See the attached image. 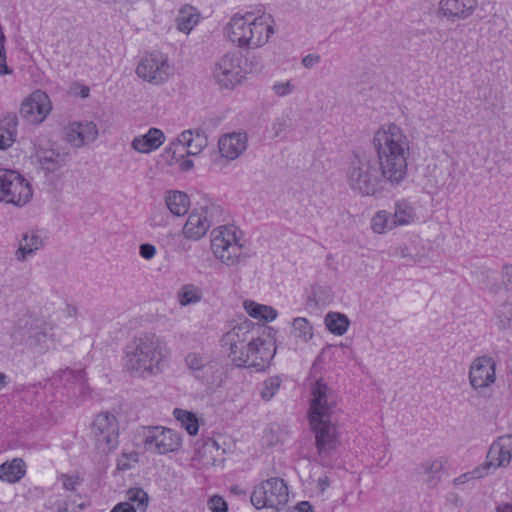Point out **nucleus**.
<instances>
[{
    "mask_svg": "<svg viewBox=\"0 0 512 512\" xmlns=\"http://www.w3.org/2000/svg\"><path fill=\"white\" fill-rule=\"evenodd\" d=\"M372 147L377 159L354 154L347 171L349 188L361 196H374L384 184L400 185L407 177L410 141L402 128L394 123L381 126L373 135Z\"/></svg>",
    "mask_w": 512,
    "mask_h": 512,
    "instance_id": "f257e3e1",
    "label": "nucleus"
},
{
    "mask_svg": "<svg viewBox=\"0 0 512 512\" xmlns=\"http://www.w3.org/2000/svg\"><path fill=\"white\" fill-rule=\"evenodd\" d=\"M274 20L261 7L236 13L228 23V37L239 47L258 48L274 33Z\"/></svg>",
    "mask_w": 512,
    "mask_h": 512,
    "instance_id": "f03ea898",
    "label": "nucleus"
},
{
    "mask_svg": "<svg viewBox=\"0 0 512 512\" xmlns=\"http://www.w3.org/2000/svg\"><path fill=\"white\" fill-rule=\"evenodd\" d=\"M168 351L164 341L155 334L135 337L125 349L124 366L133 375L146 377L161 372Z\"/></svg>",
    "mask_w": 512,
    "mask_h": 512,
    "instance_id": "7ed1b4c3",
    "label": "nucleus"
},
{
    "mask_svg": "<svg viewBox=\"0 0 512 512\" xmlns=\"http://www.w3.org/2000/svg\"><path fill=\"white\" fill-rule=\"evenodd\" d=\"M240 233L235 226H220L211 233V250L227 266L238 265L249 257L241 243Z\"/></svg>",
    "mask_w": 512,
    "mask_h": 512,
    "instance_id": "20e7f679",
    "label": "nucleus"
},
{
    "mask_svg": "<svg viewBox=\"0 0 512 512\" xmlns=\"http://www.w3.org/2000/svg\"><path fill=\"white\" fill-rule=\"evenodd\" d=\"M33 196L30 182L19 172L0 169V202L15 207H24Z\"/></svg>",
    "mask_w": 512,
    "mask_h": 512,
    "instance_id": "39448f33",
    "label": "nucleus"
},
{
    "mask_svg": "<svg viewBox=\"0 0 512 512\" xmlns=\"http://www.w3.org/2000/svg\"><path fill=\"white\" fill-rule=\"evenodd\" d=\"M254 323L245 320L226 332L221 339L222 347L228 352L234 364H243L249 359L248 354H244L240 349L244 344H254L255 341L262 340V337L254 333Z\"/></svg>",
    "mask_w": 512,
    "mask_h": 512,
    "instance_id": "423d86ee",
    "label": "nucleus"
},
{
    "mask_svg": "<svg viewBox=\"0 0 512 512\" xmlns=\"http://www.w3.org/2000/svg\"><path fill=\"white\" fill-rule=\"evenodd\" d=\"M289 492L283 479L274 477L255 486L251 503L256 509L273 508L281 510L288 502Z\"/></svg>",
    "mask_w": 512,
    "mask_h": 512,
    "instance_id": "0eeeda50",
    "label": "nucleus"
},
{
    "mask_svg": "<svg viewBox=\"0 0 512 512\" xmlns=\"http://www.w3.org/2000/svg\"><path fill=\"white\" fill-rule=\"evenodd\" d=\"M142 438L144 449L156 455L174 453L182 447L180 433L164 426L144 427Z\"/></svg>",
    "mask_w": 512,
    "mask_h": 512,
    "instance_id": "6e6552de",
    "label": "nucleus"
},
{
    "mask_svg": "<svg viewBox=\"0 0 512 512\" xmlns=\"http://www.w3.org/2000/svg\"><path fill=\"white\" fill-rule=\"evenodd\" d=\"M51 330V326L46 321L27 317L20 321L11 335L15 341L31 348H49V344L53 342Z\"/></svg>",
    "mask_w": 512,
    "mask_h": 512,
    "instance_id": "1a4fd4ad",
    "label": "nucleus"
},
{
    "mask_svg": "<svg viewBox=\"0 0 512 512\" xmlns=\"http://www.w3.org/2000/svg\"><path fill=\"white\" fill-rule=\"evenodd\" d=\"M309 421L333 420L338 407L336 393L321 380L316 381L311 389Z\"/></svg>",
    "mask_w": 512,
    "mask_h": 512,
    "instance_id": "9d476101",
    "label": "nucleus"
},
{
    "mask_svg": "<svg viewBox=\"0 0 512 512\" xmlns=\"http://www.w3.org/2000/svg\"><path fill=\"white\" fill-rule=\"evenodd\" d=\"M92 435L96 449L104 454L112 452L119 444V423L114 414L99 413L92 422Z\"/></svg>",
    "mask_w": 512,
    "mask_h": 512,
    "instance_id": "9b49d317",
    "label": "nucleus"
},
{
    "mask_svg": "<svg viewBox=\"0 0 512 512\" xmlns=\"http://www.w3.org/2000/svg\"><path fill=\"white\" fill-rule=\"evenodd\" d=\"M222 208L216 204H209L192 210L183 227V234L192 240L201 239L209 228L220 222Z\"/></svg>",
    "mask_w": 512,
    "mask_h": 512,
    "instance_id": "f8f14e48",
    "label": "nucleus"
},
{
    "mask_svg": "<svg viewBox=\"0 0 512 512\" xmlns=\"http://www.w3.org/2000/svg\"><path fill=\"white\" fill-rule=\"evenodd\" d=\"M173 71L168 56L159 51L143 56L136 68L140 78L154 85L165 83L173 75Z\"/></svg>",
    "mask_w": 512,
    "mask_h": 512,
    "instance_id": "ddd939ff",
    "label": "nucleus"
},
{
    "mask_svg": "<svg viewBox=\"0 0 512 512\" xmlns=\"http://www.w3.org/2000/svg\"><path fill=\"white\" fill-rule=\"evenodd\" d=\"M242 56L239 53H227L218 59L213 67L212 76L222 89H232L244 78Z\"/></svg>",
    "mask_w": 512,
    "mask_h": 512,
    "instance_id": "4468645a",
    "label": "nucleus"
},
{
    "mask_svg": "<svg viewBox=\"0 0 512 512\" xmlns=\"http://www.w3.org/2000/svg\"><path fill=\"white\" fill-rule=\"evenodd\" d=\"M309 422L315 437L317 453L325 460L336 451L340 443L337 427L333 420Z\"/></svg>",
    "mask_w": 512,
    "mask_h": 512,
    "instance_id": "2eb2a0df",
    "label": "nucleus"
},
{
    "mask_svg": "<svg viewBox=\"0 0 512 512\" xmlns=\"http://www.w3.org/2000/svg\"><path fill=\"white\" fill-rule=\"evenodd\" d=\"M469 383L473 389L490 387L496 381V362L487 355L475 358L469 369Z\"/></svg>",
    "mask_w": 512,
    "mask_h": 512,
    "instance_id": "dca6fc26",
    "label": "nucleus"
},
{
    "mask_svg": "<svg viewBox=\"0 0 512 512\" xmlns=\"http://www.w3.org/2000/svg\"><path fill=\"white\" fill-rule=\"evenodd\" d=\"M244 354L249 355V359L243 364H235L238 367H253L257 371L264 370L275 353L274 343L267 337L262 340L255 341L254 344H244L240 349Z\"/></svg>",
    "mask_w": 512,
    "mask_h": 512,
    "instance_id": "f3484780",
    "label": "nucleus"
},
{
    "mask_svg": "<svg viewBox=\"0 0 512 512\" xmlns=\"http://www.w3.org/2000/svg\"><path fill=\"white\" fill-rule=\"evenodd\" d=\"M512 458V435L506 434L499 436L490 446L487 453V461L482 465L488 471V475L492 470L499 467L509 465Z\"/></svg>",
    "mask_w": 512,
    "mask_h": 512,
    "instance_id": "a211bd4d",
    "label": "nucleus"
},
{
    "mask_svg": "<svg viewBox=\"0 0 512 512\" xmlns=\"http://www.w3.org/2000/svg\"><path fill=\"white\" fill-rule=\"evenodd\" d=\"M51 110V103L46 93L37 90L21 104L20 115L30 123L42 122Z\"/></svg>",
    "mask_w": 512,
    "mask_h": 512,
    "instance_id": "6ab92c4d",
    "label": "nucleus"
},
{
    "mask_svg": "<svg viewBox=\"0 0 512 512\" xmlns=\"http://www.w3.org/2000/svg\"><path fill=\"white\" fill-rule=\"evenodd\" d=\"M477 5V0H439L437 14L455 22L471 16Z\"/></svg>",
    "mask_w": 512,
    "mask_h": 512,
    "instance_id": "aec40b11",
    "label": "nucleus"
},
{
    "mask_svg": "<svg viewBox=\"0 0 512 512\" xmlns=\"http://www.w3.org/2000/svg\"><path fill=\"white\" fill-rule=\"evenodd\" d=\"M97 135L98 130L93 122H74L67 129L66 140L74 147H81L93 142Z\"/></svg>",
    "mask_w": 512,
    "mask_h": 512,
    "instance_id": "412c9836",
    "label": "nucleus"
},
{
    "mask_svg": "<svg viewBox=\"0 0 512 512\" xmlns=\"http://www.w3.org/2000/svg\"><path fill=\"white\" fill-rule=\"evenodd\" d=\"M247 142L246 133L232 132L219 139V151L223 157L234 160L246 150Z\"/></svg>",
    "mask_w": 512,
    "mask_h": 512,
    "instance_id": "4be33fe9",
    "label": "nucleus"
},
{
    "mask_svg": "<svg viewBox=\"0 0 512 512\" xmlns=\"http://www.w3.org/2000/svg\"><path fill=\"white\" fill-rule=\"evenodd\" d=\"M59 382L68 390V393L74 397H85L88 386L85 380V374L82 370H71L66 368L58 374Z\"/></svg>",
    "mask_w": 512,
    "mask_h": 512,
    "instance_id": "5701e85b",
    "label": "nucleus"
},
{
    "mask_svg": "<svg viewBox=\"0 0 512 512\" xmlns=\"http://www.w3.org/2000/svg\"><path fill=\"white\" fill-rule=\"evenodd\" d=\"M177 145L187 148L188 155H198L208 145V138L201 129L183 131L176 139Z\"/></svg>",
    "mask_w": 512,
    "mask_h": 512,
    "instance_id": "b1692460",
    "label": "nucleus"
},
{
    "mask_svg": "<svg viewBox=\"0 0 512 512\" xmlns=\"http://www.w3.org/2000/svg\"><path fill=\"white\" fill-rule=\"evenodd\" d=\"M164 140V133L160 129L150 128L146 134L135 137L131 146L139 153H151L158 149Z\"/></svg>",
    "mask_w": 512,
    "mask_h": 512,
    "instance_id": "393cba45",
    "label": "nucleus"
},
{
    "mask_svg": "<svg viewBox=\"0 0 512 512\" xmlns=\"http://www.w3.org/2000/svg\"><path fill=\"white\" fill-rule=\"evenodd\" d=\"M45 245V238L38 232L31 231L23 234L19 241L18 249L15 256L18 261H25L28 256L33 255L36 251Z\"/></svg>",
    "mask_w": 512,
    "mask_h": 512,
    "instance_id": "a878e982",
    "label": "nucleus"
},
{
    "mask_svg": "<svg viewBox=\"0 0 512 512\" xmlns=\"http://www.w3.org/2000/svg\"><path fill=\"white\" fill-rule=\"evenodd\" d=\"M18 118L9 113L0 120V149L5 150L13 145L17 136Z\"/></svg>",
    "mask_w": 512,
    "mask_h": 512,
    "instance_id": "bb28decb",
    "label": "nucleus"
},
{
    "mask_svg": "<svg viewBox=\"0 0 512 512\" xmlns=\"http://www.w3.org/2000/svg\"><path fill=\"white\" fill-rule=\"evenodd\" d=\"M26 474V464L21 458L0 465V479L8 483L20 481Z\"/></svg>",
    "mask_w": 512,
    "mask_h": 512,
    "instance_id": "cd10ccee",
    "label": "nucleus"
},
{
    "mask_svg": "<svg viewBox=\"0 0 512 512\" xmlns=\"http://www.w3.org/2000/svg\"><path fill=\"white\" fill-rule=\"evenodd\" d=\"M38 162L42 170L54 173L66 166L67 157L54 150H44L38 153Z\"/></svg>",
    "mask_w": 512,
    "mask_h": 512,
    "instance_id": "c85d7f7f",
    "label": "nucleus"
},
{
    "mask_svg": "<svg viewBox=\"0 0 512 512\" xmlns=\"http://www.w3.org/2000/svg\"><path fill=\"white\" fill-rule=\"evenodd\" d=\"M243 307L249 316L258 320L271 322L277 317V311L272 306L259 304L252 300H245Z\"/></svg>",
    "mask_w": 512,
    "mask_h": 512,
    "instance_id": "c756f323",
    "label": "nucleus"
},
{
    "mask_svg": "<svg viewBox=\"0 0 512 512\" xmlns=\"http://www.w3.org/2000/svg\"><path fill=\"white\" fill-rule=\"evenodd\" d=\"M200 13L190 5L183 6L177 16L176 22L178 29L184 33H189L199 22Z\"/></svg>",
    "mask_w": 512,
    "mask_h": 512,
    "instance_id": "7c9ffc66",
    "label": "nucleus"
},
{
    "mask_svg": "<svg viewBox=\"0 0 512 512\" xmlns=\"http://www.w3.org/2000/svg\"><path fill=\"white\" fill-rule=\"evenodd\" d=\"M165 202L169 211L176 216L186 214L190 204L188 196L181 191L168 192L165 197Z\"/></svg>",
    "mask_w": 512,
    "mask_h": 512,
    "instance_id": "2f4dec72",
    "label": "nucleus"
},
{
    "mask_svg": "<svg viewBox=\"0 0 512 512\" xmlns=\"http://www.w3.org/2000/svg\"><path fill=\"white\" fill-rule=\"evenodd\" d=\"M391 215L396 227L409 225L416 219L415 210L407 201H397Z\"/></svg>",
    "mask_w": 512,
    "mask_h": 512,
    "instance_id": "473e14b6",
    "label": "nucleus"
},
{
    "mask_svg": "<svg viewBox=\"0 0 512 512\" xmlns=\"http://www.w3.org/2000/svg\"><path fill=\"white\" fill-rule=\"evenodd\" d=\"M148 493L140 487H132L126 491V501L130 507H135L136 512H146L149 505Z\"/></svg>",
    "mask_w": 512,
    "mask_h": 512,
    "instance_id": "72a5a7b5",
    "label": "nucleus"
},
{
    "mask_svg": "<svg viewBox=\"0 0 512 512\" xmlns=\"http://www.w3.org/2000/svg\"><path fill=\"white\" fill-rule=\"evenodd\" d=\"M324 323L332 334L342 336L348 330L350 321L345 314L329 312L324 318Z\"/></svg>",
    "mask_w": 512,
    "mask_h": 512,
    "instance_id": "f704fd0d",
    "label": "nucleus"
},
{
    "mask_svg": "<svg viewBox=\"0 0 512 512\" xmlns=\"http://www.w3.org/2000/svg\"><path fill=\"white\" fill-rule=\"evenodd\" d=\"M445 460L443 458L430 459L422 463L421 468L427 476L426 481L429 486H436L440 480V472L444 468Z\"/></svg>",
    "mask_w": 512,
    "mask_h": 512,
    "instance_id": "c9c22d12",
    "label": "nucleus"
},
{
    "mask_svg": "<svg viewBox=\"0 0 512 512\" xmlns=\"http://www.w3.org/2000/svg\"><path fill=\"white\" fill-rule=\"evenodd\" d=\"M219 450V444L209 438L197 449L196 453L203 465H213L219 457Z\"/></svg>",
    "mask_w": 512,
    "mask_h": 512,
    "instance_id": "e433bc0d",
    "label": "nucleus"
},
{
    "mask_svg": "<svg viewBox=\"0 0 512 512\" xmlns=\"http://www.w3.org/2000/svg\"><path fill=\"white\" fill-rule=\"evenodd\" d=\"M173 416L189 435L194 436L198 433L199 424L198 419L194 413L184 409L175 408L173 411Z\"/></svg>",
    "mask_w": 512,
    "mask_h": 512,
    "instance_id": "4c0bfd02",
    "label": "nucleus"
},
{
    "mask_svg": "<svg viewBox=\"0 0 512 512\" xmlns=\"http://www.w3.org/2000/svg\"><path fill=\"white\" fill-rule=\"evenodd\" d=\"M371 227L373 231L378 234H382L396 228L391 213L384 210L378 211L373 216Z\"/></svg>",
    "mask_w": 512,
    "mask_h": 512,
    "instance_id": "58836bf2",
    "label": "nucleus"
},
{
    "mask_svg": "<svg viewBox=\"0 0 512 512\" xmlns=\"http://www.w3.org/2000/svg\"><path fill=\"white\" fill-rule=\"evenodd\" d=\"M292 333L306 343L313 337V327L307 318L296 317L292 321Z\"/></svg>",
    "mask_w": 512,
    "mask_h": 512,
    "instance_id": "ea45409f",
    "label": "nucleus"
},
{
    "mask_svg": "<svg viewBox=\"0 0 512 512\" xmlns=\"http://www.w3.org/2000/svg\"><path fill=\"white\" fill-rule=\"evenodd\" d=\"M201 296L202 293L198 287L192 284H187L184 285L179 292V303L182 306L198 303L201 300Z\"/></svg>",
    "mask_w": 512,
    "mask_h": 512,
    "instance_id": "a19ab883",
    "label": "nucleus"
},
{
    "mask_svg": "<svg viewBox=\"0 0 512 512\" xmlns=\"http://www.w3.org/2000/svg\"><path fill=\"white\" fill-rule=\"evenodd\" d=\"M281 386V379L278 376H273L266 379L262 384L260 395L263 400L269 401L278 392Z\"/></svg>",
    "mask_w": 512,
    "mask_h": 512,
    "instance_id": "79ce46f5",
    "label": "nucleus"
},
{
    "mask_svg": "<svg viewBox=\"0 0 512 512\" xmlns=\"http://www.w3.org/2000/svg\"><path fill=\"white\" fill-rule=\"evenodd\" d=\"M499 319V326L502 329H507L512 326V304L503 303L497 312Z\"/></svg>",
    "mask_w": 512,
    "mask_h": 512,
    "instance_id": "37998d69",
    "label": "nucleus"
},
{
    "mask_svg": "<svg viewBox=\"0 0 512 512\" xmlns=\"http://www.w3.org/2000/svg\"><path fill=\"white\" fill-rule=\"evenodd\" d=\"M487 475H488V471H486L485 467H483V465L481 464L478 467H476L475 469H473L472 471L466 472V473L460 475L459 477L455 478L454 484L461 485V484H464L472 479H480Z\"/></svg>",
    "mask_w": 512,
    "mask_h": 512,
    "instance_id": "c03bdc74",
    "label": "nucleus"
},
{
    "mask_svg": "<svg viewBox=\"0 0 512 512\" xmlns=\"http://www.w3.org/2000/svg\"><path fill=\"white\" fill-rule=\"evenodd\" d=\"M296 86L292 80L277 81L273 84L272 90L278 97H286L294 93Z\"/></svg>",
    "mask_w": 512,
    "mask_h": 512,
    "instance_id": "a18cd8bd",
    "label": "nucleus"
},
{
    "mask_svg": "<svg viewBox=\"0 0 512 512\" xmlns=\"http://www.w3.org/2000/svg\"><path fill=\"white\" fill-rule=\"evenodd\" d=\"M186 365L193 371H199L201 369H212V366H205L204 359L197 353H189L185 358Z\"/></svg>",
    "mask_w": 512,
    "mask_h": 512,
    "instance_id": "49530a36",
    "label": "nucleus"
},
{
    "mask_svg": "<svg viewBox=\"0 0 512 512\" xmlns=\"http://www.w3.org/2000/svg\"><path fill=\"white\" fill-rule=\"evenodd\" d=\"M291 126V119L288 115H282L274 120L272 124V130L275 136L281 135Z\"/></svg>",
    "mask_w": 512,
    "mask_h": 512,
    "instance_id": "de8ad7c7",
    "label": "nucleus"
},
{
    "mask_svg": "<svg viewBox=\"0 0 512 512\" xmlns=\"http://www.w3.org/2000/svg\"><path fill=\"white\" fill-rule=\"evenodd\" d=\"M208 507L212 512H228L227 502L219 495H213L209 499Z\"/></svg>",
    "mask_w": 512,
    "mask_h": 512,
    "instance_id": "09e8293b",
    "label": "nucleus"
},
{
    "mask_svg": "<svg viewBox=\"0 0 512 512\" xmlns=\"http://www.w3.org/2000/svg\"><path fill=\"white\" fill-rule=\"evenodd\" d=\"M139 253L142 258L146 260L152 259L156 254V248L154 245L149 243H144L140 245Z\"/></svg>",
    "mask_w": 512,
    "mask_h": 512,
    "instance_id": "8fccbe9b",
    "label": "nucleus"
},
{
    "mask_svg": "<svg viewBox=\"0 0 512 512\" xmlns=\"http://www.w3.org/2000/svg\"><path fill=\"white\" fill-rule=\"evenodd\" d=\"M502 277L506 289L512 291V265H504L502 269Z\"/></svg>",
    "mask_w": 512,
    "mask_h": 512,
    "instance_id": "3c124183",
    "label": "nucleus"
},
{
    "mask_svg": "<svg viewBox=\"0 0 512 512\" xmlns=\"http://www.w3.org/2000/svg\"><path fill=\"white\" fill-rule=\"evenodd\" d=\"M321 58L318 54H308L302 59V65L305 68H312L314 65L320 62Z\"/></svg>",
    "mask_w": 512,
    "mask_h": 512,
    "instance_id": "603ef678",
    "label": "nucleus"
},
{
    "mask_svg": "<svg viewBox=\"0 0 512 512\" xmlns=\"http://www.w3.org/2000/svg\"><path fill=\"white\" fill-rule=\"evenodd\" d=\"M78 484L77 477L62 475V485L68 491H74Z\"/></svg>",
    "mask_w": 512,
    "mask_h": 512,
    "instance_id": "864d4df0",
    "label": "nucleus"
},
{
    "mask_svg": "<svg viewBox=\"0 0 512 512\" xmlns=\"http://www.w3.org/2000/svg\"><path fill=\"white\" fill-rule=\"evenodd\" d=\"M12 73V70L6 64L5 50H0V75Z\"/></svg>",
    "mask_w": 512,
    "mask_h": 512,
    "instance_id": "5fc2aeb1",
    "label": "nucleus"
},
{
    "mask_svg": "<svg viewBox=\"0 0 512 512\" xmlns=\"http://www.w3.org/2000/svg\"><path fill=\"white\" fill-rule=\"evenodd\" d=\"M110 512H136L135 507H130L129 503H118L116 504Z\"/></svg>",
    "mask_w": 512,
    "mask_h": 512,
    "instance_id": "6e6d98bb",
    "label": "nucleus"
},
{
    "mask_svg": "<svg viewBox=\"0 0 512 512\" xmlns=\"http://www.w3.org/2000/svg\"><path fill=\"white\" fill-rule=\"evenodd\" d=\"M293 512H314L312 506L307 501H302L295 506Z\"/></svg>",
    "mask_w": 512,
    "mask_h": 512,
    "instance_id": "4d7b16f0",
    "label": "nucleus"
},
{
    "mask_svg": "<svg viewBox=\"0 0 512 512\" xmlns=\"http://www.w3.org/2000/svg\"><path fill=\"white\" fill-rule=\"evenodd\" d=\"M330 485L329 478L327 476L320 477L318 479V487L321 491H325Z\"/></svg>",
    "mask_w": 512,
    "mask_h": 512,
    "instance_id": "13d9d810",
    "label": "nucleus"
},
{
    "mask_svg": "<svg viewBox=\"0 0 512 512\" xmlns=\"http://www.w3.org/2000/svg\"><path fill=\"white\" fill-rule=\"evenodd\" d=\"M496 512H512V504L501 503V504L497 505Z\"/></svg>",
    "mask_w": 512,
    "mask_h": 512,
    "instance_id": "bf43d9fd",
    "label": "nucleus"
},
{
    "mask_svg": "<svg viewBox=\"0 0 512 512\" xmlns=\"http://www.w3.org/2000/svg\"><path fill=\"white\" fill-rule=\"evenodd\" d=\"M180 167L182 170L184 171H188L190 169H192L193 167V161L191 160H184L181 164H180Z\"/></svg>",
    "mask_w": 512,
    "mask_h": 512,
    "instance_id": "052dcab7",
    "label": "nucleus"
},
{
    "mask_svg": "<svg viewBox=\"0 0 512 512\" xmlns=\"http://www.w3.org/2000/svg\"><path fill=\"white\" fill-rule=\"evenodd\" d=\"M7 385V376L0 372V390H2Z\"/></svg>",
    "mask_w": 512,
    "mask_h": 512,
    "instance_id": "680f3d73",
    "label": "nucleus"
},
{
    "mask_svg": "<svg viewBox=\"0 0 512 512\" xmlns=\"http://www.w3.org/2000/svg\"><path fill=\"white\" fill-rule=\"evenodd\" d=\"M5 35L2 29V26L0 25V50H4V43H5Z\"/></svg>",
    "mask_w": 512,
    "mask_h": 512,
    "instance_id": "e2e57ef3",
    "label": "nucleus"
},
{
    "mask_svg": "<svg viewBox=\"0 0 512 512\" xmlns=\"http://www.w3.org/2000/svg\"><path fill=\"white\" fill-rule=\"evenodd\" d=\"M67 511H68V509H67L66 507H64V508H59V512H67Z\"/></svg>",
    "mask_w": 512,
    "mask_h": 512,
    "instance_id": "0e129e2a",
    "label": "nucleus"
}]
</instances>
